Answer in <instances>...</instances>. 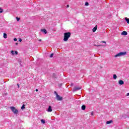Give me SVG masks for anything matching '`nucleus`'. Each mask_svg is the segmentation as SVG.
I'll use <instances>...</instances> for the list:
<instances>
[{
    "label": "nucleus",
    "instance_id": "nucleus-1",
    "mask_svg": "<svg viewBox=\"0 0 129 129\" xmlns=\"http://www.w3.org/2000/svg\"><path fill=\"white\" fill-rule=\"evenodd\" d=\"M71 37V33L70 32H66L64 33V38L63 41L64 42H67L69 38Z\"/></svg>",
    "mask_w": 129,
    "mask_h": 129
},
{
    "label": "nucleus",
    "instance_id": "nucleus-2",
    "mask_svg": "<svg viewBox=\"0 0 129 129\" xmlns=\"http://www.w3.org/2000/svg\"><path fill=\"white\" fill-rule=\"evenodd\" d=\"M126 54V52L124 51V52H120L116 55H114L115 58H117V57H120L121 56H124Z\"/></svg>",
    "mask_w": 129,
    "mask_h": 129
},
{
    "label": "nucleus",
    "instance_id": "nucleus-3",
    "mask_svg": "<svg viewBox=\"0 0 129 129\" xmlns=\"http://www.w3.org/2000/svg\"><path fill=\"white\" fill-rule=\"evenodd\" d=\"M10 109H11L12 111H13L15 114H17L19 112V110L16 109L15 107H10Z\"/></svg>",
    "mask_w": 129,
    "mask_h": 129
},
{
    "label": "nucleus",
    "instance_id": "nucleus-4",
    "mask_svg": "<svg viewBox=\"0 0 129 129\" xmlns=\"http://www.w3.org/2000/svg\"><path fill=\"white\" fill-rule=\"evenodd\" d=\"M56 99L57 100L61 101L63 99V98H62V97H60V96H59V95L56 94Z\"/></svg>",
    "mask_w": 129,
    "mask_h": 129
},
{
    "label": "nucleus",
    "instance_id": "nucleus-5",
    "mask_svg": "<svg viewBox=\"0 0 129 129\" xmlns=\"http://www.w3.org/2000/svg\"><path fill=\"white\" fill-rule=\"evenodd\" d=\"M53 110H52V106H49L48 108L47 109V111H48V112H52Z\"/></svg>",
    "mask_w": 129,
    "mask_h": 129
},
{
    "label": "nucleus",
    "instance_id": "nucleus-6",
    "mask_svg": "<svg viewBox=\"0 0 129 129\" xmlns=\"http://www.w3.org/2000/svg\"><path fill=\"white\" fill-rule=\"evenodd\" d=\"M118 83L119 85H123V84H124V82H123L122 80H119L118 81Z\"/></svg>",
    "mask_w": 129,
    "mask_h": 129
},
{
    "label": "nucleus",
    "instance_id": "nucleus-7",
    "mask_svg": "<svg viewBox=\"0 0 129 129\" xmlns=\"http://www.w3.org/2000/svg\"><path fill=\"white\" fill-rule=\"evenodd\" d=\"M96 30H97V25H96L95 27L93 29V32L95 33V32H96Z\"/></svg>",
    "mask_w": 129,
    "mask_h": 129
},
{
    "label": "nucleus",
    "instance_id": "nucleus-8",
    "mask_svg": "<svg viewBox=\"0 0 129 129\" xmlns=\"http://www.w3.org/2000/svg\"><path fill=\"white\" fill-rule=\"evenodd\" d=\"M80 89H81V88L76 87L74 88V91H77V90H80Z\"/></svg>",
    "mask_w": 129,
    "mask_h": 129
},
{
    "label": "nucleus",
    "instance_id": "nucleus-9",
    "mask_svg": "<svg viewBox=\"0 0 129 129\" xmlns=\"http://www.w3.org/2000/svg\"><path fill=\"white\" fill-rule=\"evenodd\" d=\"M121 35L123 36H126V35H127V32L126 31H123L121 33Z\"/></svg>",
    "mask_w": 129,
    "mask_h": 129
},
{
    "label": "nucleus",
    "instance_id": "nucleus-10",
    "mask_svg": "<svg viewBox=\"0 0 129 129\" xmlns=\"http://www.w3.org/2000/svg\"><path fill=\"white\" fill-rule=\"evenodd\" d=\"M41 32H42L44 34H47V30L46 29H42Z\"/></svg>",
    "mask_w": 129,
    "mask_h": 129
},
{
    "label": "nucleus",
    "instance_id": "nucleus-11",
    "mask_svg": "<svg viewBox=\"0 0 129 129\" xmlns=\"http://www.w3.org/2000/svg\"><path fill=\"white\" fill-rule=\"evenodd\" d=\"M85 108H86V106L85 105H82V110H85Z\"/></svg>",
    "mask_w": 129,
    "mask_h": 129
},
{
    "label": "nucleus",
    "instance_id": "nucleus-12",
    "mask_svg": "<svg viewBox=\"0 0 129 129\" xmlns=\"http://www.w3.org/2000/svg\"><path fill=\"white\" fill-rule=\"evenodd\" d=\"M111 122H112V120L107 121L106 123V124H109L110 123H111Z\"/></svg>",
    "mask_w": 129,
    "mask_h": 129
},
{
    "label": "nucleus",
    "instance_id": "nucleus-13",
    "mask_svg": "<svg viewBox=\"0 0 129 129\" xmlns=\"http://www.w3.org/2000/svg\"><path fill=\"white\" fill-rule=\"evenodd\" d=\"M41 122L42 123H43V124H45V123H46V121H45L44 119H41Z\"/></svg>",
    "mask_w": 129,
    "mask_h": 129
},
{
    "label": "nucleus",
    "instance_id": "nucleus-14",
    "mask_svg": "<svg viewBox=\"0 0 129 129\" xmlns=\"http://www.w3.org/2000/svg\"><path fill=\"white\" fill-rule=\"evenodd\" d=\"M3 37H4V39H7V33H4Z\"/></svg>",
    "mask_w": 129,
    "mask_h": 129
},
{
    "label": "nucleus",
    "instance_id": "nucleus-15",
    "mask_svg": "<svg viewBox=\"0 0 129 129\" xmlns=\"http://www.w3.org/2000/svg\"><path fill=\"white\" fill-rule=\"evenodd\" d=\"M125 20L126 22H127V23L129 24V19L126 18V17H125Z\"/></svg>",
    "mask_w": 129,
    "mask_h": 129
},
{
    "label": "nucleus",
    "instance_id": "nucleus-16",
    "mask_svg": "<svg viewBox=\"0 0 129 129\" xmlns=\"http://www.w3.org/2000/svg\"><path fill=\"white\" fill-rule=\"evenodd\" d=\"M113 78L115 80L116 79V78H117V76H116V75H113Z\"/></svg>",
    "mask_w": 129,
    "mask_h": 129
},
{
    "label": "nucleus",
    "instance_id": "nucleus-17",
    "mask_svg": "<svg viewBox=\"0 0 129 129\" xmlns=\"http://www.w3.org/2000/svg\"><path fill=\"white\" fill-rule=\"evenodd\" d=\"M11 54L13 55H15V51H14V50H12L11 51Z\"/></svg>",
    "mask_w": 129,
    "mask_h": 129
},
{
    "label": "nucleus",
    "instance_id": "nucleus-18",
    "mask_svg": "<svg viewBox=\"0 0 129 129\" xmlns=\"http://www.w3.org/2000/svg\"><path fill=\"white\" fill-rule=\"evenodd\" d=\"M25 105H23L21 107V109H25Z\"/></svg>",
    "mask_w": 129,
    "mask_h": 129
},
{
    "label": "nucleus",
    "instance_id": "nucleus-19",
    "mask_svg": "<svg viewBox=\"0 0 129 129\" xmlns=\"http://www.w3.org/2000/svg\"><path fill=\"white\" fill-rule=\"evenodd\" d=\"M53 56H54V54L51 53V54H50V58H52V57H53Z\"/></svg>",
    "mask_w": 129,
    "mask_h": 129
},
{
    "label": "nucleus",
    "instance_id": "nucleus-20",
    "mask_svg": "<svg viewBox=\"0 0 129 129\" xmlns=\"http://www.w3.org/2000/svg\"><path fill=\"white\" fill-rule=\"evenodd\" d=\"M89 4L88 3V2H86L85 3V6H89Z\"/></svg>",
    "mask_w": 129,
    "mask_h": 129
},
{
    "label": "nucleus",
    "instance_id": "nucleus-21",
    "mask_svg": "<svg viewBox=\"0 0 129 129\" xmlns=\"http://www.w3.org/2000/svg\"><path fill=\"white\" fill-rule=\"evenodd\" d=\"M15 54V55H18V51H16L14 52V54Z\"/></svg>",
    "mask_w": 129,
    "mask_h": 129
},
{
    "label": "nucleus",
    "instance_id": "nucleus-22",
    "mask_svg": "<svg viewBox=\"0 0 129 129\" xmlns=\"http://www.w3.org/2000/svg\"><path fill=\"white\" fill-rule=\"evenodd\" d=\"M3 13V9H0V13Z\"/></svg>",
    "mask_w": 129,
    "mask_h": 129
},
{
    "label": "nucleus",
    "instance_id": "nucleus-23",
    "mask_svg": "<svg viewBox=\"0 0 129 129\" xmlns=\"http://www.w3.org/2000/svg\"><path fill=\"white\" fill-rule=\"evenodd\" d=\"M16 19L19 22V21H20V18L16 17Z\"/></svg>",
    "mask_w": 129,
    "mask_h": 129
},
{
    "label": "nucleus",
    "instance_id": "nucleus-24",
    "mask_svg": "<svg viewBox=\"0 0 129 129\" xmlns=\"http://www.w3.org/2000/svg\"><path fill=\"white\" fill-rule=\"evenodd\" d=\"M14 40L15 41H18V39H17V38H15L14 39Z\"/></svg>",
    "mask_w": 129,
    "mask_h": 129
},
{
    "label": "nucleus",
    "instance_id": "nucleus-25",
    "mask_svg": "<svg viewBox=\"0 0 129 129\" xmlns=\"http://www.w3.org/2000/svg\"><path fill=\"white\" fill-rule=\"evenodd\" d=\"M17 86L18 87V88H20V84H17Z\"/></svg>",
    "mask_w": 129,
    "mask_h": 129
},
{
    "label": "nucleus",
    "instance_id": "nucleus-26",
    "mask_svg": "<svg viewBox=\"0 0 129 129\" xmlns=\"http://www.w3.org/2000/svg\"><path fill=\"white\" fill-rule=\"evenodd\" d=\"M19 42H22V39L20 38V39H19Z\"/></svg>",
    "mask_w": 129,
    "mask_h": 129
},
{
    "label": "nucleus",
    "instance_id": "nucleus-27",
    "mask_svg": "<svg viewBox=\"0 0 129 129\" xmlns=\"http://www.w3.org/2000/svg\"><path fill=\"white\" fill-rule=\"evenodd\" d=\"M102 43H104V44H106V42L105 41H102Z\"/></svg>",
    "mask_w": 129,
    "mask_h": 129
},
{
    "label": "nucleus",
    "instance_id": "nucleus-28",
    "mask_svg": "<svg viewBox=\"0 0 129 129\" xmlns=\"http://www.w3.org/2000/svg\"><path fill=\"white\" fill-rule=\"evenodd\" d=\"M91 115H93V112H91Z\"/></svg>",
    "mask_w": 129,
    "mask_h": 129
},
{
    "label": "nucleus",
    "instance_id": "nucleus-29",
    "mask_svg": "<svg viewBox=\"0 0 129 129\" xmlns=\"http://www.w3.org/2000/svg\"><path fill=\"white\" fill-rule=\"evenodd\" d=\"M126 96H129V93H127Z\"/></svg>",
    "mask_w": 129,
    "mask_h": 129
},
{
    "label": "nucleus",
    "instance_id": "nucleus-30",
    "mask_svg": "<svg viewBox=\"0 0 129 129\" xmlns=\"http://www.w3.org/2000/svg\"><path fill=\"white\" fill-rule=\"evenodd\" d=\"M54 93L55 94H56V96H57V94H58L56 92H54Z\"/></svg>",
    "mask_w": 129,
    "mask_h": 129
},
{
    "label": "nucleus",
    "instance_id": "nucleus-31",
    "mask_svg": "<svg viewBox=\"0 0 129 129\" xmlns=\"http://www.w3.org/2000/svg\"><path fill=\"white\" fill-rule=\"evenodd\" d=\"M67 8H69V5H67Z\"/></svg>",
    "mask_w": 129,
    "mask_h": 129
},
{
    "label": "nucleus",
    "instance_id": "nucleus-32",
    "mask_svg": "<svg viewBox=\"0 0 129 129\" xmlns=\"http://www.w3.org/2000/svg\"><path fill=\"white\" fill-rule=\"evenodd\" d=\"M15 45H18V43L16 42V43H15Z\"/></svg>",
    "mask_w": 129,
    "mask_h": 129
},
{
    "label": "nucleus",
    "instance_id": "nucleus-33",
    "mask_svg": "<svg viewBox=\"0 0 129 129\" xmlns=\"http://www.w3.org/2000/svg\"><path fill=\"white\" fill-rule=\"evenodd\" d=\"M35 91L38 92V89H36L35 90Z\"/></svg>",
    "mask_w": 129,
    "mask_h": 129
},
{
    "label": "nucleus",
    "instance_id": "nucleus-34",
    "mask_svg": "<svg viewBox=\"0 0 129 129\" xmlns=\"http://www.w3.org/2000/svg\"><path fill=\"white\" fill-rule=\"evenodd\" d=\"M39 42H41V41H42V40L41 39H39Z\"/></svg>",
    "mask_w": 129,
    "mask_h": 129
}]
</instances>
